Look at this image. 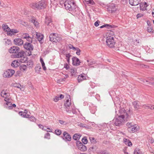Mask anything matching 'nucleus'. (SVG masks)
Wrapping results in <instances>:
<instances>
[{
    "label": "nucleus",
    "instance_id": "f257e3e1",
    "mask_svg": "<svg viewBox=\"0 0 154 154\" xmlns=\"http://www.w3.org/2000/svg\"><path fill=\"white\" fill-rule=\"evenodd\" d=\"M118 115V117L113 120L114 123L116 126L119 127L123 125L125 121H128L131 118L130 116L127 113L125 109L123 108L119 109Z\"/></svg>",
    "mask_w": 154,
    "mask_h": 154
},
{
    "label": "nucleus",
    "instance_id": "f03ea898",
    "mask_svg": "<svg viewBox=\"0 0 154 154\" xmlns=\"http://www.w3.org/2000/svg\"><path fill=\"white\" fill-rule=\"evenodd\" d=\"M30 6L33 9L39 10L45 8L46 5L44 0H42L38 3L31 4Z\"/></svg>",
    "mask_w": 154,
    "mask_h": 154
},
{
    "label": "nucleus",
    "instance_id": "7ed1b4c3",
    "mask_svg": "<svg viewBox=\"0 0 154 154\" xmlns=\"http://www.w3.org/2000/svg\"><path fill=\"white\" fill-rule=\"evenodd\" d=\"M24 51H21L15 54L14 56L16 58H21L20 60H18L21 63H25L27 58L24 56Z\"/></svg>",
    "mask_w": 154,
    "mask_h": 154
},
{
    "label": "nucleus",
    "instance_id": "20e7f679",
    "mask_svg": "<svg viewBox=\"0 0 154 154\" xmlns=\"http://www.w3.org/2000/svg\"><path fill=\"white\" fill-rule=\"evenodd\" d=\"M64 5L65 9L69 11H74L76 7L75 4V3L72 2L70 1H66Z\"/></svg>",
    "mask_w": 154,
    "mask_h": 154
},
{
    "label": "nucleus",
    "instance_id": "39448f33",
    "mask_svg": "<svg viewBox=\"0 0 154 154\" xmlns=\"http://www.w3.org/2000/svg\"><path fill=\"white\" fill-rule=\"evenodd\" d=\"M49 37L51 42L55 43L60 41L61 39V38L57 34L55 33L51 34Z\"/></svg>",
    "mask_w": 154,
    "mask_h": 154
},
{
    "label": "nucleus",
    "instance_id": "423d86ee",
    "mask_svg": "<svg viewBox=\"0 0 154 154\" xmlns=\"http://www.w3.org/2000/svg\"><path fill=\"white\" fill-rule=\"evenodd\" d=\"M106 42V45L109 48L114 47L116 42L113 37L112 36L107 37Z\"/></svg>",
    "mask_w": 154,
    "mask_h": 154
},
{
    "label": "nucleus",
    "instance_id": "0eeeda50",
    "mask_svg": "<svg viewBox=\"0 0 154 154\" xmlns=\"http://www.w3.org/2000/svg\"><path fill=\"white\" fill-rule=\"evenodd\" d=\"M116 8L115 5L113 3L109 4L107 8V11L109 13H115L116 10Z\"/></svg>",
    "mask_w": 154,
    "mask_h": 154
},
{
    "label": "nucleus",
    "instance_id": "6e6552de",
    "mask_svg": "<svg viewBox=\"0 0 154 154\" xmlns=\"http://www.w3.org/2000/svg\"><path fill=\"white\" fill-rule=\"evenodd\" d=\"M76 144L78 149L80 151L84 152L87 150V148L86 146L83 144L80 141H77Z\"/></svg>",
    "mask_w": 154,
    "mask_h": 154
},
{
    "label": "nucleus",
    "instance_id": "1a4fd4ad",
    "mask_svg": "<svg viewBox=\"0 0 154 154\" xmlns=\"http://www.w3.org/2000/svg\"><path fill=\"white\" fill-rule=\"evenodd\" d=\"M14 70L8 69L5 71L3 74V76L5 78H9L11 77L14 73Z\"/></svg>",
    "mask_w": 154,
    "mask_h": 154
},
{
    "label": "nucleus",
    "instance_id": "9d476101",
    "mask_svg": "<svg viewBox=\"0 0 154 154\" xmlns=\"http://www.w3.org/2000/svg\"><path fill=\"white\" fill-rule=\"evenodd\" d=\"M23 47L25 49L29 51H32L34 48L33 45L30 42H26L23 44Z\"/></svg>",
    "mask_w": 154,
    "mask_h": 154
},
{
    "label": "nucleus",
    "instance_id": "9b49d317",
    "mask_svg": "<svg viewBox=\"0 0 154 154\" xmlns=\"http://www.w3.org/2000/svg\"><path fill=\"white\" fill-rule=\"evenodd\" d=\"M62 138L65 141H70L71 139L70 135L66 131H64L63 133Z\"/></svg>",
    "mask_w": 154,
    "mask_h": 154
},
{
    "label": "nucleus",
    "instance_id": "f8f14e48",
    "mask_svg": "<svg viewBox=\"0 0 154 154\" xmlns=\"http://www.w3.org/2000/svg\"><path fill=\"white\" fill-rule=\"evenodd\" d=\"M70 101V100L69 99L67 100L66 102L65 103L64 105L66 111L68 112H71L70 106H71V103Z\"/></svg>",
    "mask_w": 154,
    "mask_h": 154
},
{
    "label": "nucleus",
    "instance_id": "ddd939ff",
    "mask_svg": "<svg viewBox=\"0 0 154 154\" xmlns=\"http://www.w3.org/2000/svg\"><path fill=\"white\" fill-rule=\"evenodd\" d=\"M72 64L73 66H76L80 65L81 62L78 58L73 57L72 58Z\"/></svg>",
    "mask_w": 154,
    "mask_h": 154
},
{
    "label": "nucleus",
    "instance_id": "4468645a",
    "mask_svg": "<svg viewBox=\"0 0 154 154\" xmlns=\"http://www.w3.org/2000/svg\"><path fill=\"white\" fill-rule=\"evenodd\" d=\"M20 48L17 46H14L11 47L9 50V51L10 53L16 54L20 51Z\"/></svg>",
    "mask_w": 154,
    "mask_h": 154
},
{
    "label": "nucleus",
    "instance_id": "2eb2a0df",
    "mask_svg": "<svg viewBox=\"0 0 154 154\" xmlns=\"http://www.w3.org/2000/svg\"><path fill=\"white\" fill-rule=\"evenodd\" d=\"M23 41L20 38H16L14 40V43L16 45L20 46L23 45Z\"/></svg>",
    "mask_w": 154,
    "mask_h": 154
},
{
    "label": "nucleus",
    "instance_id": "dca6fc26",
    "mask_svg": "<svg viewBox=\"0 0 154 154\" xmlns=\"http://www.w3.org/2000/svg\"><path fill=\"white\" fill-rule=\"evenodd\" d=\"M132 105L135 110L140 109L141 106L139 101H134L133 102Z\"/></svg>",
    "mask_w": 154,
    "mask_h": 154
},
{
    "label": "nucleus",
    "instance_id": "f3484780",
    "mask_svg": "<svg viewBox=\"0 0 154 154\" xmlns=\"http://www.w3.org/2000/svg\"><path fill=\"white\" fill-rule=\"evenodd\" d=\"M86 78L85 76V74H82L79 75L77 78L78 82H80L84 80H86Z\"/></svg>",
    "mask_w": 154,
    "mask_h": 154
},
{
    "label": "nucleus",
    "instance_id": "a211bd4d",
    "mask_svg": "<svg viewBox=\"0 0 154 154\" xmlns=\"http://www.w3.org/2000/svg\"><path fill=\"white\" fill-rule=\"evenodd\" d=\"M3 30L5 32H7V34L8 35V32L11 30V29L7 25L6 23L3 24L2 26Z\"/></svg>",
    "mask_w": 154,
    "mask_h": 154
},
{
    "label": "nucleus",
    "instance_id": "6ab92c4d",
    "mask_svg": "<svg viewBox=\"0 0 154 154\" xmlns=\"http://www.w3.org/2000/svg\"><path fill=\"white\" fill-rule=\"evenodd\" d=\"M148 6V5L146 2H141L140 5V10L142 11L146 10V8Z\"/></svg>",
    "mask_w": 154,
    "mask_h": 154
},
{
    "label": "nucleus",
    "instance_id": "aec40b11",
    "mask_svg": "<svg viewBox=\"0 0 154 154\" xmlns=\"http://www.w3.org/2000/svg\"><path fill=\"white\" fill-rule=\"evenodd\" d=\"M140 0H129V3L132 6H136L138 5Z\"/></svg>",
    "mask_w": 154,
    "mask_h": 154
},
{
    "label": "nucleus",
    "instance_id": "412c9836",
    "mask_svg": "<svg viewBox=\"0 0 154 154\" xmlns=\"http://www.w3.org/2000/svg\"><path fill=\"white\" fill-rule=\"evenodd\" d=\"M25 63H26V65L27 67H28L30 68H32L33 66V62L32 61V60H29L28 61L27 60V59H26V61Z\"/></svg>",
    "mask_w": 154,
    "mask_h": 154
},
{
    "label": "nucleus",
    "instance_id": "4be33fe9",
    "mask_svg": "<svg viewBox=\"0 0 154 154\" xmlns=\"http://www.w3.org/2000/svg\"><path fill=\"white\" fill-rule=\"evenodd\" d=\"M18 32V31L17 29H11V30H10L9 32H8V35L11 36L14 35V34L17 33Z\"/></svg>",
    "mask_w": 154,
    "mask_h": 154
},
{
    "label": "nucleus",
    "instance_id": "5701e85b",
    "mask_svg": "<svg viewBox=\"0 0 154 154\" xmlns=\"http://www.w3.org/2000/svg\"><path fill=\"white\" fill-rule=\"evenodd\" d=\"M27 110H25V112H19V114L23 117L27 118L29 117V115L27 114Z\"/></svg>",
    "mask_w": 154,
    "mask_h": 154
},
{
    "label": "nucleus",
    "instance_id": "b1692460",
    "mask_svg": "<svg viewBox=\"0 0 154 154\" xmlns=\"http://www.w3.org/2000/svg\"><path fill=\"white\" fill-rule=\"evenodd\" d=\"M15 60L13 61L11 63V66L14 67H17L19 66L20 64L19 61Z\"/></svg>",
    "mask_w": 154,
    "mask_h": 154
},
{
    "label": "nucleus",
    "instance_id": "393cba45",
    "mask_svg": "<svg viewBox=\"0 0 154 154\" xmlns=\"http://www.w3.org/2000/svg\"><path fill=\"white\" fill-rule=\"evenodd\" d=\"M123 141L124 143L125 144L129 146H132V143L129 139L126 138H124Z\"/></svg>",
    "mask_w": 154,
    "mask_h": 154
},
{
    "label": "nucleus",
    "instance_id": "a878e982",
    "mask_svg": "<svg viewBox=\"0 0 154 154\" xmlns=\"http://www.w3.org/2000/svg\"><path fill=\"white\" fill-rule=\"evenodd\" d=\"M133 154H143L142 151L139 147L136 148Z\"/></svg>",
    "mask_w": 154,
    "mask_h": 154
},
{
    "label": "nucleus",
    "instance_id": "bb28decb",
    "mask_svg": "<svg viewBox=\"0 0 154 154\" xmlns=\"http://www.w3.org/2000/svg\"><path fill=\"white\" fill-rule=\"evenodd\" d=\"M36 36L39 42L41 41L43 38V35L40 33H36Z\"/></svg>",
    "mask_w": 154,
    "mask_h": 154
},
{
    "label": "nucleus",
    "instance_id": "cd10ccee",
    "mask_svg": "<svg viewBox=\"0 0 154 154\" xmlns=\"http://www.w3.org/2000/svg\"><path fill=\"white\" fill-rule=\"evenodd\" d=\"M137 127L136 126V125H133L131 126V128H130V129L128 130L129 131H132V132H135L137 131Z\"/></svg>",
    "mask_w": 154,
    "mask_h": 154
},
{
    "label": "nucleus",
    "instance_id": "c85d7f7f",
    "mask_svg": "<svg viewBox=\"0 0 154 154\" xmlns=\"http://www.w3.org/2000/svg\"><path fill=\"white\" fill-rule=\"evenodd\" d=\"M1 96L3 97H7L9 96V94L6 93L4 90H3L1 93Z\"/></svg>",
    "mask_w": 154,
    "mask_h": 154
},
{
    "label": "nucleus",
    "instance_id": "c756f323",
    "mask_svg": "<svg viewBox=\"0 0 154 154\" xmlns=\"http://www.w3.org/2000/svg\"><path fill=\"white\" fill-rule=\"evenodd\" d=\"M81 136V135L79 134H75L73 135V138L74 140H78L79 139Z\"/></svg>",
    "mask_w": 154,
    "mask_h": 154
},
{
    "label": "nucleus",
    "instance_id": "7c9ffc66",
    "mask_svg": "<svg viewBox=\"0 0 154 154\" xmlns=\"http://www.w3.org/2000/svg\"><path fill=\"white\" fill-rule=\"evenodd\" d=\"M40 61L41 63L43 69L44 70H45L46 69V67L45 66V63L43 61V60L42 58L40 57Z\"/></svg>",
    "mask_w": 154,
    "mask_h": 154
},
{
    "label": "nucleus",
    "instance_id": "2f4dec72",
    "mask_svg": "<svg viewBox=\"0 0 154 154\" xmlns=\"http://www.w3.org/2000/svg\"><path fill=\"white\" fill-rule=\"evenodd\" d=\"M143 108L146 109H154V105H148L146 106L145 105H143Z\"/></svg>",
    "mask_w": 154,
    "mask_h": 154
},
{
    "label": "nucleus",
    "instance_id": "473e14b6",
    "mask_svg": "<svg viewBox=\"0 0 154 154\" xmlns=\"http://www.w3.org/2000/svg\"><path fill=\"white\" fill-rule=\"evenodd\" d=\"M27 67L26 65L22 64L20 66V69L21 71H24L26 70Z\"/></svg>",
    "mask_w": 154,
    "mask_h": 154
},
{
    "label": "nucleus",
    "instance_id": "72a5a7b5",
    "mask_svg": "<svg viewBox=\"0 0 154 154\" xmlns=\"http://www.w3.org/2000/svg\"><path fill=\"white\" fill-rule=\"evenodd\" d=\"M31 22L33 23L35 26L37 27L38 26L39 24L35 20V19L34 17L32 18L31 20Z\"/></svg>",
    "mask_w": 154,
    "mask_h": 154
},
{
    "label": "nucleus",
    "instance_id": "f704fd0d",
    "mask_svg": "<svg viewBox=\"0 0 154 154\" xmlns=\"http://www.w3.org/2000/svg\"><path fill=\"white\" fill-rule=\"evenodd\" d=\"M4 40L5 41V45L7 46L11 45V42L10 39H4Z\"/></svg>",
    "mask_w": 154,
    "mask_h": 154
},
{
    "label": "nucleus",
    "instance_id": "c9c22d12",
    "mask_svg": "<svg viewBox=\"0 0 154 154\" xmlns=\"http://www.w3.org/2000/svg\"><path fill=\"white\" fill-rule=\"evenodd\" d=\"M6 108L8 109H12V104L10 102L9 103H6Z\"/></svg>",
    "mask_w": 154,
    "mask_h": 154
},
{
    "label": "nucleus",
    "instance_id": "e433bc0d",
    "mask_svg": "<svg viewBox=\"0 0 154 154\" xmlns=\"http://www.w3.org/2000/svg\"><path fill=\"white\" fill-rule=\"evenodd\" d=\"M69 71L71 73L72 75H73L76 73V69L75 68H72L70 69Z\"/></svg>",
    "mask_w": 154,
    "mask_h": 154
},
{
    "label": "nucleus",
    "instance_id": "4c0bfd02",
    "mask_svg": "<svg viewBox=\"0 0 154 154\" xmlns=\"http://www.w3.org/2000/svg\"><path fill=\"white\" fill-rule=\"evenodd\" d=\"M71 57V55L69 53L66 54V60L67 63L69 64V63L70 58Z\"/></svg>",
    "mask_w": 154,
    "mask_h": 154
},
{
    "label": "nucleus",
    "instance_id": "58836bf2",
    "mask_svg": "<svg viewBox=\"0 0 154 154\" xmlns=\"http://www.w3.org/2000/svg\"><path fill=\"white\" fill-rule=\"evenodd\" d=\"M29 119L31 122H35V118L32 116H30L29 115V117H27Z\"/></svg>",
    "mask_w": 154,
    "mask_h": 154
},
{
    "label": "nucleus",
    "instance_id": "ea45409f",
    "mask_svg": "<svg viewBox=\"0 0 154 154\" xmlns=\"http://www.w3.org/2000/svg\"><path fill=\"white\" fill-rule=\"evenodd\" d=\"M82 141L84 144H87L88 142V140L86 137H84L82 139Z\"/></svg>",
    "mask_w": 154,
    "mask_h": 154
},
{
    "label": "nucleus",
    "instance_id": "a19ab883",
    "mask_svg": "<svg viewBox=\"0 0 154 154\" xmlns=\"http://www.w3.org/2000/svg\"><path fill=\"white\" fill-rule=\"evenodd\" d=\"M85 3L86 4H90L91 5H94L95 4L93 0H89L88 1H85Z\"/></svg>",
    "mask_w": 154,
    "mask_h": 154
},
{
    "label": "nucleus",
    "instance_id": "79ce46f5",
    "mask_svg": "<svg viewBox=\"0 0 154 154\" xmlns=\"http://www.w3.org/2000/svg\"><path fill=\"white\" fill-rule=\"evenodd\" d=\"M61 130L59 129H57L55 131V134L59 136L61 134Z\"/></svg>",
    "mask_w": 154,
    "mask_h": 154
},
{
    "label": "nucleus",
    "instance_id": "37998d69",
    "mask_svg": "<svg viewBox=\"0 0 154 154\" xmlns=\"http://www.w3.org/2000/svg\"><path fill=\"white\" fill-rule=\"evenodd\" d=\"M87 62H89L88 64L89 66L91 65H93L95 63V61L92 60H87Z\"/></svg>",
    "mask_w": 154,
    "mask_h": 154
},
{
    "label": "nucleus",
    "instance_id": "c03bdc74",
    "mask_svg": "<svg viewBox=\"0 0 154 154\" xmlns=\"http://www.w3.org/2000/svg\"><path fill=\"white\" fill-rule=\"evenodd\" d=\"M29 35L27 33H23L22 35V37L23 39H26Z\"/></svg>",
    "mask_w": 154,
    "mask_h": 154
},
{
    "label": "nucleus",
    "instance_id": "a18cd8bd",
    "mask_svg": "<svg viewBox=\"0 0 154 154\" xmlns=\"http://www.w3.org/2000/svg\"><path fill=\"white\" fill-rule=\"evenodd\" d=\"M111 27L110 25L108 24H104V25H103L101 26H100V28H102L104 27H107V28H109V27Z\"/></svg>",
    "mask_w": 154,
    "mask_h": 154
},
{
    "label": "nucleus",
    "instance_id": "49530a36",
    "mask_svg": "<svg viewBox=\"0 0 154 154\" xmlns=\"http://www.w3.org/2000/svg\"><path fill=\"white\" fill-rule=\"evenodd\" d=\"M147 30L149 32H153V31H152V27L150 25L149 26L147 27Z\"/></svg>",
    "mask_w": 154,
    "mask_h": 154
},
{
    "label": "nucleus",
    "instance_id": "de8ad7c7",
    "mask_svg": "<svg viewBox=\"0 0 154 154\" xmlns=\"http://www.w3.org/2000/svg\"><path fill=\"white\" fill-rule=\"evenodd\" d=\"M126 126L128 128V130L130 129V128H131V126L133 125L131 122H128L126 124Z\"/></svg>",
    "mask_w": 154,
    "mask_h": 154
},
{
    "label": "nucleus",
    "instance_id": "09e8293b",
    "mask_svg": "<svg viewBox=\"0 0 154 154\" xmlns=\"http://www.w3.org/2000/svg\"><path fill=\"white\" fill-rule=\"evenodd\" d=\"M79 125L80 126V127L82 128H87L88 127V125H85L84 124L82 123H80Z\"/></svg>",
    "mask_w": 154,
    "mask_h": 154
},
{
    "label": "nucleus",
    "instance_id": "8fccbe9b",
    "mask_svg": "<svg viewBox=\"0 0 154 154\" xmlns=\"http://www.w3.org/2000/svg\"><path fill=\"white\" fill-rule=\"evenodd\" d=\"M26 39L27 41L29 42L30 43H32V38L29 36V35Z\"/></svg>",
    "mask_w": 154,
    "mask_h": 154
},
{
    "label": "nucleus",
    "instance_id": "3c124183",
    "mask_svg": "<svg viewBox=\"0 0 154 154\" xmlns=\"http://www.w3.org/2000/svg\"><path fill=\"white\" fill-rule=\"evenodd\" d=\"M89 138L91 143H96V141L94 137H90Z\"/></svg>",
    "mask_w": 154,
    "mask_h": 154
},
{
    "label": "nucleus",
    "instance_id": "603ef678",
    "mask_svg": "<svg viewBox=\"0 0 154 154\" xmlns=\"http://www.w3.org/2000/svg\"><path fill=\"white\" fill-rule=\"evenodd\" d=\"M52 22L51 19V20H50L49 18V26H50L51 27H54V24H53Z\"/></svg>",
    "mask_w": 154,
    "mask_h": 154
},
{
    "label": "nucleus",
    "instance_id": "864d4df0",
    "mask_svg": "<svg viewBox=\"0 0 154 154\" xmlns=\"http://www.w3.org/2000/svg\"><path fill=\"white\" fill-rule=\"evenodd\" d=\"M100 23V22L99 20H97L94 23V26H98L99 25V23Z\"/></svg>",
    "mask_w": 154,
    "mask_h": 154
},
{
    "label": "nucleus",
    "instance_id": "5fc2aeb1",
    "mask_svg": "<svg viewBox=\"0 0 154 154\" xmlns=\"http://www.w3.org/2000/svg\"><path fill=\"white\" fill-rule=\"evenodd\" d=\"M59 96H56L54 98V100L55 102H57L59 100Z\"/></svg>",
    "mask_w": 154,
    "mask_h": 154
},
{
    "label": "nucleus",
    "instance_id": "6e6d98bb",
    "mask_svg": "<svg viewBox=\"0 0 154 154\" xmlns=\"http://www.w3.org/2000/svg\"><path fill=\"white\" fill-rule=\"evenodd\" d=\"M76 54L78 55H79L80 54V50L79 48H78L77 49H76Z\"/></svg>",
    "mask_w": 154,
    "mask_h": 154
},
{
    "label": "nucleus",
    "instance_id": "4d7b16f0",
    "mask_svg": "<svg viewBox=\"0 0 154 154\" xmlns=\"http://www.w3.org/2000/svg\"><path fill=\"white\" fill-rule=\"evenodd\" d=\"M69 64L68 63H65L64 64V68H66V69H68L69 68V66L68 65Z\"/></svg>",
    "mask_w": 154,
    "mask_h": 154
},
{
    "label": "nucleus",
    "instance_id": "13d9d810",
    "mask_svg": "<svg viewBox=\"0 0 154 154\" xmlns=\"http://www.w3.org/2000/svg\"><path fill=\"white\" fill-rule=\"evenodd\" d=\"M4 97L5 98L4 100L5 101L7 102L6 103H8L10 102V100L9 98L5 97Z\"/></svg>",
    "mask_w": 154,
    "mask_h": 154
},
{
    "label": "nucleus",
    "instance_id": "bf43d9fd",
    "mask_svg": "<svg viewBox=\"0 0 154 154\" xmlns=\"http://www.w3.org/2000/svg\"><path fill=\"white\" fill-rule=\"evenodd\" d=\"M143 16V14H137V18H140Z\"/></svg>",
    "mask_w": 154,
    "mask_h": 154
},
{
    "label": "nucleus",
    "instance_id": "052dcab7",
    "mask_svg": "<svg viewBox=\"0 0 154 154\" xmlns=\"http://www.w3.org/2000/svg\"><path fill=\"white\" fill-rule=\"evenodd\" d=\"M41 69V67L40 66H37L35 68V69L36 70H38V71H40Z\"/></svg>",
    "mask_w": 154,
    "mask_h": 154
},
{
    "label": "nucleus",
    "instance_id": "680f3d73",
    "mask_svg": "<svg viewBox=\"0 0 154 154\" xmlns=\"http://www.w3.org/2000/svg\"><path fill=\"white\" fill-rule=\"evenodd\" d=\"M48 129V128L47 126H44L43 128H42V130L45 131H47L48 132V131L47 130Z\"/></svg>",
    "mask_w": 154,
    "mask_h": 154
},
{
    "label": "nucleus",
    "instance_id": "e2e57ef3",
    "mask_svg": "<svg viewBox=\"0 0 154 154\" xmlns=\"http://www.w3.org/2000/svg\"><path fill=\"white\" fill-rule=\"evenodd\" d=\"M69 48H70V49L72 48L73 49L75 50H76V49L78 48H75V47H73V46L72 45H71V46L69 47Z\"/></svg>",
    "mask_w": 154,
    "mask_h": 154
},
{
    "label": "nucleus",
    "instance_id": "0e129e2a",
    "mask_svg": "<svg viewBox=\"0 0 154 154\" xmlns=\"http://www.w3.org/2000/svg\"><path fill=\"white\" fill-rule=\"evenodd\" d=\"M59 123L61 124H62V125L64 124V123L65 122L64 121H63L62 120H59Z\"/></svg>",
    "mask_w": 154,
    "mask_h": 154
},
{
    "label": "nucleus",
    "instance_id": "69168bd1",
    "mask_svg": "<svg viewBox=\"0 0 154 154\" xmlns=\"http://www.w3.org/2000/svg\"><path fill=\"white\" fill-rule=\"evenodd\" d=\"M38 126L40 128H42H42H43V127H44V126H43L41 124H38Z\"/></svg>",
    "mask_w": 154,
    "mask_h": 154
},
{
    "label": "nucleus",
    "instance_id": "338daca9",
    "mask_svg": "<svg viewBox=\"0 0 154 154\" xmlns=\"http://www.w3.org/2000/svg\"><path fill=\"white\" fill-rule=\"evenodd\" d=\"M149 142L151 143H153L154 142V140L153 139H149Z\"/></svg>",
    "mask_w": 154,
    "mask_h": 154
},
{
    "label": "nucleus",
    "instance_id": "774afa93",
    "mask_svg": "<svg viewBox=\"0 0 154 154\" xmlns=\"http://www.w3.org/2000/svg\"><path fill=\"white\" fill-rule=\"evenodd\" d=\"M59 99L60 98V99H62L64 97V95L63 94H60V96H59Z\"/></svg>",
    "mask_w": 154,
    "mask_h": 154
}]
</instances>
